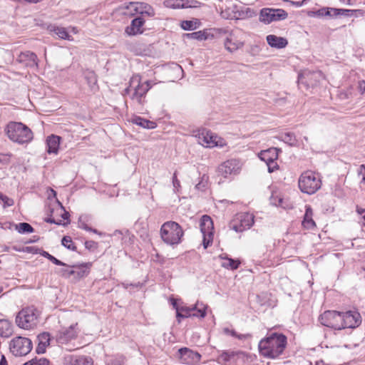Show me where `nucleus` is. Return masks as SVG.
<instances>
[{
	"label": "nucleus",
	"instance_id": "c9c22d12",
	"mask_svg": "<svg viewBox=\"0 0 365 365\" xmlns=\"http://www.w3.org/2000/svg\"><path fill=\"white\" fill-rule=\"evenodd\" d=\"M16 230L21 234L31 233L34 231L33 227L27 222H20L16 224Z\"/></svg>",
	"mask_w": 365,
	"mask_h": 365
},
{
	"label": "nucleus",
	"instance_id": "dca6fc26",
	"mask_svg": "<svg viewBox=\"0 0 365 365\" xmlns=\"http://www.w3.org/2000/svg\"><path fill=\"white\" fill-rule=\"evenodd\" d=\"M74 325H71L68 328L61 329L56 335V341L59 344H67L70 341L74 339L77 336Z\"/></svg>",
	"mask_w": 365,
	"mask_h": 365
},
{
	"label": "nucleus",
	"instance_id": "864d4df0",
	"mask_svg": "<svg viewBox=\"0 0 365 365\" xmlns=\"http://www.w3.org/2000/svg\"><path fill=\"white\" fill-rule=\"evenodd\" d=\"M86 79L89 84H96L97 80L93 72L88 73V75L86 76Z\"/></svg>",
	"mask_w": 365,
	"mask_h": 365
},
{
	"label": "nucleus",
	"instance_id": "79ce46f5",
	"mask_svg": "<svg viewBox=\"0 0 365 365\" xmlns=\"http://www.w3.org/2000/svg\"><path fill=\"white\" fill-rule=\"evenodd\" d=\"M198 23L194 21H182L181 28L185 31H190L197 29Z\"/></svg>",
	"mask_w": 365,
	"mask_h": 365
},
{
	"label": "nucleus",
	"instance_id": "13d9d810",
	"mask_svg": "<svg viewBox=\"0 0 365 365\" xmlns=\"http://www.w3.org/2000/svg\"><path fill=\"white\" fill-rule=\"evenodd\" d=\"M58 204L60 205L61 209L63 210V213L61 214V217L63 219V220H68V217H69V213L65 210L64 207H63V205H61V203L60 202H58Z\"/></svg>",
	"mask_w": 365,
	"mask_h": 365
},
{
	"label": "nucleus",
	"instance_id": "bf43d9fd",
	"mask_svg": "<svg viewBox=\"0 0 365 365\" xmlns=\"http://www.w3.org/2000/svg\"><path fill=\"white\" fill-rule=\"evenodd\" d=\"M25 251L30 252V253L35 254V253H38V252L39 251V249L37 247H26L25 248Z\"/></svg>",
	"mask_w": 365,
	"mask_h": 365
},
{
	"label": "nucleus",
	"instance_id": "412c9836",
	"mask_svg": "<svg viewBox=\"0 0 365 365\" xmlns=\"http://www.w3.org/2000/svg\"><path fill=\"white\" fill-rule=\"evenodd\" d=\"M200 227L202 235H213L214 225L210 216L205 215L202 217Z\"/></svg>",
	"mask_w": 365,
	"mask_h": 365
},
{
	"label": "nucleus",
	"instance_id": "9d476101",
	"mask_svg": "<svg viewBox=\"0 0 365 365\" xmlns=\"http://www.w3.org/2000/svg\"><path fill=\"white\" fill-rule=\"evenodd\" d=\"M287 16V13L282 9L263 8L259 13V21L269 24L273 21L284 20Z\"/></svg>",
	"mask_w": 365,
	"mask_h": 365
},
{
	"label": "nucleus",
	"instance_id": "f704fd0d",
	"mask_svg": "<svg viewBox=\"0 0 365 365\" xmlns=\"http://www.w3.org/2000/svg\"><path fill=\"white\" fill-rule=\"evenodd\" d=\"M225 259L227 261L222 262V266L225 268L235 270V269H237L240 264V260L234 259L229 258V257H226Z\"/></svg>",
	"mask_w": 365,
	"mask_h": 365
},
{
	"label": "nucleus",
	"instance_id": "1a4fd4ad",
	"mask_svg": "<svg viewBox=\"0 0 365 365\" xmlns=\"http://www.w3.org/2000/svg\"><path fill=\"white\" fill-rule=\"evenodd\" d=\"M225 47L230 53L243 47L245 44L244 33L240 29H235L229 32L225 42Z\"/></svg>",
	"mask_w": 365,
	"mask_h": 365
},
{
	"label": "nucleus",
	"instance_id": "bb28decb",
	"mask_svg": "<svg viewBox=\"0 0 365 365\" xmlns=\"http://www.w3.org/2000/svg\"><path fill=\"white\" fill-rule=\"evenodd\" d=\"M312 217V209L309 205H307L304 220L302 221V225L304 228L311 230L316 227L315 222L313 220Z\"/></svg>",
	"mask_w": 365,
	"mask_h": 365
},
{
	"label": "nucleus",
	"instance_id": "cd10ccee",
	"mask_svg": "<svg viewBox=\"0 0 365 365\" xmlns=\"http://www.w3.org/2000/svg\"><path fill=\"white\" fill-rule=\"evenodd\" d=\"M358 14H360L361 16H363L364 14V11L363 10H360V9H346L334 8L332 16H334V17H336L338 16H351L354 15L357 16Z\"/></svg>",
	"mask_w": 365,
	"mask_h": 365
},
{
	"label": "nucleus",
	"instance_id": "e433bc0d",
	"mask_svg": "<svg viewBox=\"0 0 365 365\" xmlns=\"http://www.w3.org/2000/svg\"><path fill=\"white\" fill-rule=\"evenodd\" d=\"M184 36L187 38L202 41L207 39V34L204 31H198L192 33L185 34Z\"/></svg>",
	"mask_w": 365,
	"mask_h": 365
},
{
	"label": "nucleus",
	"instance_id": "c756f323",
	"mask_svg": "<svg viewBox=\"0 0 365 365\" xmlns=\"http://www.w3.org/2000/svg\"><path fill=\"white\" fill-rule=\"evenodd\" d=\"M333 10L334 8L331 7H323L317 11H312L309 13V16H316V17H324V16H329L333 18Z\"/></svg>",
	"mask_w": 365,
	"mask_h": 365
},
{
	"label": "nucleus",
	"instance_id": "2eb2a0df",
	"mask_svg": "<svg viewBox=\"0 0 365 365\" xmlns=\"http://www.w3.org/2000/svg\"><path fill=\"white\" fill-rule=\"evenodd\" d=\"M180 359L182 364L192 365L200 361L201 355L188 348L184 347L178 350Z\"/></svg>",
	"mask_w": 365,
	"mask_h": 365
},
{
	"label": "nucleus",
	"instance_id": "ea45409f",
	"mask_svg": "<svg viewBox=\"0 0 365 365\" xmlns=\"http://www.w3.org/2000/svg\"><path fill=\"white\" fill-rule=\"evenodd\" d=\"M61 244L63 246L66 247L68 250H70L72 251L77 250L76 246L74 245L73 242L72 241L71 237L69 236H64L62 238Z\"/></svg>",
	"mask_w": 365,
	"mask_h": 365
},
{
	"label": "nucleus",
	"instance_id": "2f4dec72",
	"mask_svg": "<svg viewBox=\"0 0 365 365\" xmlns=\"http://www.w3.org/2000/svg\"><path fill=\"white\" fill-rule=\"evenodd\" d=\"M194 312L192 313L193 317L204 318L206 316L207 306L202 302H197L194 306H192Z\"/></svg>",
	"mask_w": 365,
	"mask_h": 365
},
{
	"label": "nucleus",
	"instance_id": "49530a36",
	"mask_svg": "<svg viewBox=\"0 0 365 365\" xmlns=\"http://www.w3.org/2000/svg\"><path fill=\"white\" fill-rule=\"evenodd\" d=\"M202 245L205 249H207L212 242L213 235H202Z\"/></svg>",
	"mask_w": 365,
	"mask_h": 365
},
{
	"label": "nucleus",
	"instance_id": "a19ab883",
	"mask_svg": "<svg viewBox=\"0 0 365 365\" xmlns=\"http://www.w3.org/2000/svg\"><path fill=\"white\" fill-rule=\"evenodd\" d=\"M39 253L44 257L47 258L48 260H50L51 262H53L56 265L66 266V264L64 262L58 259L57 258H56L55 257H53V255H50L48 252H47L44 250H41V252Z\"/></svg>",
	"mask_w": 365,
	"mask_h": 365
},
{
	"label": "nucleus",
	"instance_id": "4c0bfd02",
	"mask_svg": "<svg viewBox=\"0 0 365 365\" xmlns=\"http://www.w3.org/2000/svg\"><path fill=\"white\" fill-rule=\"evenodd\" d=\"M281 139L283 140L285 143L294 146L297 144V139L295 138V135L293 133H286L281 135Z\"/></svg>",
	"mask_w": 365,
	"mask_h": 365
},
{
	"label": "nucleus",
	"instance_id": "20e7f679",
	"mask_svg": "<svg viewBox=\"0 0 365 365\" xmlns=\"http://www.w3.org/2000/svg\"><path fill=\"white\" fill-rule=\"evenodd\" d=\"M183 230L180 225L173 221L163 224L160 228V236L163 241L169 245H178L183 236Z\"/></svg>",
	"mask_w": 365,
	"mask_h": 365
},
{
	"label": "nucleus",
	"instance_id": "a18cd8bd",
	"mask_svg": "<svg viewBox=\"0 0 365 365\" xmlns=\"http://www.w3.org/2000/svg\"><path fill=\"white\" fill-rule=\"evenodd\" d=\"M223 332L225 334H230L231 336H232L234 337H236L237 339H245L248 336H250L249 334H247V335L238 334L235 330H231V329H230L229 328H227V327L223 329Z\"/></svg>",
	"mask_w": 365,
	"mask_h": 365
},
{
	"label": "nucleus",
	"instance_id": "58836bf2",
	"mask_svg": "<svg viewBox=\"0 0 365 365\" xmlns=\"http://www.w3.org/2000/svg\"><path fill=\"white\" fill-rule=\"evenodd\" d=\"M50 361L43 357L37 358L35 357L31 360L24 363L23 365H49Z\"/></svg>",
	"mask_w": 365,
	"mask_h": 365
},
{
	"label": "nucleus",
	"instance_id": "f257e3e1",
	"mask_svg": "<svg viewBox=\"0 0 365 365\" xmlns=\"http://www.w3.org/2000/svg\"><path fill=\"white\" fill-rule=\"evenodd\" d=\"M287 343L283 334L272 333L267 337L260 340L258 347L261 355L269 359H275L281 355Z\"/></svg>",
	"mask_w": 365,
	"mask_h": 365
},
{
	"label": "nucleus",
	"instance_id": "aec40b11",
	"mask_svg": "<svg viewBox=\"0 0 365 365\" xmlns=\"http://www.w3.org/2000/svg\"><path fill=\"white\" fill-rule=\"evenodd\" d=\"M63 365H92V363L86 356L68 354L63 357Z\"/></svg>",
	"mask_w": 365,
	"mask_h": 365
},
{
	"label": "nucleus",
	"instance_id": "a211bd4d",
	"mask_svg": "<svg viewBox=\"0 0 365 365\" xmlns=\"http://www.w3.org/2000/svg\"><path fill=\"white\" fill-rule=\"evenodd\" d=\"M196 136L198 138L199 143L205 147L213 148L217 145V142L216 140L217 137L205 129L199 131Z\"/></svg>",
	"mask_w": 365,
	"mask_h": 365
},
{
	"label": "nucleus",
	"instance_id": "0e129e2a",
	"mask_svg": "<svg viewBox=\"0 0 365 365\" xmlns=\"http://www.w3.org/2000/svg\"><path fill=\"white\" fill-rule=\"evenodd\" d=\"M0 365H8L6 359L4 355H1L0 360Z\"/></svg>",
	"mask_w": 365,
	"mask_h": 365
},
{
	"label": "nucleus",
	"instance_id": "9b49d317",
	"mask_svg": "<svg viewBox=\"0 0 365 365\" xmlns=\"http://www.w3.org/2000/svg\"><path fill=\"white\" fill-rule=\"evenodd\" d=\"M242 168L241 162L237 159H229L222 163L217 168L218 176L224 178H228L230 175H237Z\"/></svg>",
	"mask_w": 365,
	"mask_h": 365
},
{
	"label": "nucleus",
	"instance_id": "338daca9",
	"mask_svg": "<svg viewBox=\"0 0 365 365\" xmlns=\"http://www.w3.org/2000/svg\"><path fill=\"white\" fill-rule=\"evenodd\" d=\"M142 86H148L150 87V89L152 87L151 81H146L144 83H142Z\"/></svg>",
	"mask_w": 365,
	"mask_h": 365
},
{
	"label": "nucleus",
	"instance_id": "393cba45",
	"mask_svg": "<svg viewBox=\"0 0 365 365\" xmlns=\"http://www.w3.org/2000/svg\"><path fill=\"white\" fill-rule=\"evenodd\" d=\"M279 150L276 148H271L266 150H262L259 153V158L261 160L269 163L272 160H277L278 158Z\"/></svg>",
	"mask_w": 365,
	"mask_h": 365
},
{
	"label": "nucleus",
	"instance_id": "680f3d73",
	"mask_svg": "<svg viewBox=\"0 0 365 365\" xmlns=\"http://www.w3.org/2000/svg\"><path fill=\"white\" fill-rule=\"evenodd\" d=\"M359 88L361 93H365V80L359 82Z\"/></svg>",
	"mask_w": 365,
	"mask_h": 365
},
{
	"label": "nucleus",
	"instance_id": "69168bd1",
	"mask_svg": "<svg viewBox=\"0 0 365 365\" xmlns=\"http://www.w3.org/2000/svg\"><path fill=\"white\" fill-rule=\"evenodd\" d=\"M359 213L362 216V218L364 220V225L365 226V210H363L361 211L358 210Z\"/></svg>",
	"mask_w": 365,
	"mask_h": 365
},
{
	"label": "nucleus",
	"instance_id": "774afa93",
	"mask_svg": "<svg viewBox=\"0 0 365 365\" xmlns=\"http://www.w3.org/2000/svg\"><path fill=\"white\" fill-rule=\"evenodd\" d=\"M361 173L362 175L361 182H365V168L364 173L361 172Z\"/></svg>",
	"mask_w": 365,
	"mask_h": 365
},
{
	"label": "nucleus",
	"instance_id": "f8f14e48",
	"mask_svg": "<svg viewBox=\"0 0 365 365\" xmlns=\"http://www.w3.org/2000/svg\"><path fill=\"white\" fill-rule=\"evenodd\" d=\"M341 312L336 311H326L319 317V321L323 326L336 330H341Z\"/></svg>",
	"mask_w": 365,
	"mask_h": 365
},
{
	"label": "nucleus",
	"instance_id": "4be33fe9",
	"mask_svg": "<svg viewBox=\"0 0 365 365\" xmlns=\"http://www.w3.org/2000/svg\"><path fill=\"white\" fill-rule=\"evenodd\" d=\"M47 30L51 34H54L61 39L72 40L71 36L68 34L66 29L64 27L58 26L55 24H49L47 26Z\"/></svg>",
	"mask_w": 365,
	"mask_h": 365
},
{
	"label": "nucleus",
	"instance_id": "ddd939ff",
	"mask_svg": "<svg viewBox=\"0 0 365 365\" xmlns=\"http://www.w3.org/2000/svg\"><path fill=\"white\" fill-rule=\"evenodd\" d=\"M341 323L342 327L341 329L346 328L354 329L358 327L361 323V317L358 312L348 311L341 312Z\"/></svg>",
	"mask_w": 365,
	"mask_h": 365
},
{
	"label": "nucleus",
	"instance_id": "0eeeda50",
	"mask_svg": "<svg viewBox=\"0 0 365 365\" xmlns=\"http://www.w3.org/2000/svg\"><path fill=\"white\" fill-rule=\"evenodd\" d=\"M123 9L128 10L125 11L124 14L134 16L136 14H140L142 17H153L155 15L154 9L148 4L145 2L131 1L125 4Z\"/></svg>",
	"mask_w": 365,
	"mask_h": 365
},
{
	"label": "nucleus",
	"instance_id": "8fccbe9b",
	"mask_svg": "<svg viewBox=\"0 0 365 365\" xmlns=\"http://www.w3.org/2000/svg\"><path fill=\"white\" fill-rule=\"evenodd\" d=\"M85 247L90 251H93L97 249L98 243L93 240L86 241Z\"/></svg>",
	"mask_w": 365,
	"mask_h": 365
},
{
	"label": "nucleus",
	"instance_id": "72a5a7b5",
	"mask_svg": "<svg viewBox=\"0 0 365 365\" xmlns=\"http://www.w3.org/2000/svg\"><path fill=\"white\" fill-rule=\"evenodd\" d=\"M90 266V263H85L80 265H73L72 267L76 268V269H74V271H76L75 275L78 278H81L88 274Z\"/></svg>",
	"mask_w": 365,
	"mask_h": 365
},
{
	"label": "nucleus",
	"instance_id": "37998d69",
	"mask_svg": "<svg viewBox=\"0 0 365 365\" xmlns=\"http://www.w3.org/2000/svg\"><path fill=\"white\" fill-rule=\"evenodd\" d=\"M176 311L180 312V313H182L185 317H193L192 313L194 312V310L192 307L182 306L180 307V308H176Z\"/></svg>",
	"mask_w": 365,
	"mask_h": 365
},
{
	"label": "nucleus",
	"instance_id": "b1692460",
	"mask_svg": "<svg viewBox=\"0 0 365 365\" xmlns=\"http://www.w3.org/2000/svg\"><path fill=\"white\" fill-rule=\"evenodd\" d=\"M38 346L36 351L38 354H43L46 351V348L50 344V334L48 332H43L38 335Z\"/></svg>",
	"mask_w": 365,
	"mask_h": 365
},
{
	"label": "nucleus",
	"instance_id": "f03ea898",
	"mask_svg": "<svg viewBox=\"0 0 365 365\" xmlns=\"http://www.w3.org/2000/svg\"><path fill=\"white\" fill-rule=\"evenodd\" d=\"M4 132L11 141L19 144L29 143L34 138L31 130L21 122H9L4 128Z\"/></svg>",
	"mask_w": 365,
	"mask_h": 365
},
{
	"label": "nucleus",
	"instance_id": "423d86ee",
	"mask_svg": "<svg viewBox=\"0 0 365 365\" xmlns=\"http://www.w3.org/2000/svg\"><path fill=\"white\" fill-rule=\"evenodd\" d=\"M39 312L34 307H28L22 309L16 315V325L24 329H33L37 326Z\"/></svg>",
	"mask_w": 365,
	"mask_h": 365
},
{
	"label": "nucleus",
	"instance_id": "5701e85b",
	"mask_svg": "<svg viewBox=\"0 0 365 365\" xmlns=\"http://www.w3.org/2000/svg\"><path fill=\"white\" fill-rule=\"evenodd\" d=\"M266 39L269 46L273 48H283L288 44V41L285 38L272 34L268 35Z\"/></svg>",
	"mask_w": 365,
	"mask_h": 365
},
{
	"label": "nucleus",
	"instance_id": "6ab92c4d",
	"mask_svg": "<svg viewBox=\"0 0 365 365\" xmlns=\"http://www.w3.org/2000/svg\"><path fill=\"white\" fill-rule=\"evenodd\" d=\"M145 19L142 16H137L131 21L130 26L125 28V32L128 36H135L143 33L142 27L145 24Z\"/></svg>",
	"mask_w": 365,
	"mask_h": 365
},
{
	"label": "nucleus",
	"instance_id": "c03bdc74",
	"mask_svg": "<svg viewBox=\"0 0 365 365\" xmlns=\"http://www.w3.org/2000/svg\"><path fill=\"white\" fill-rule=\"evenodd\" d=\"M207 180L208 176H207L206 175H203L201 177L200 182L195 185V188L198 190H204L207 187Z\"/></svg>",
	"mask_w": 365,
	"mask_h": 365
},
{
	"label": "nucleus",
	"instance_id": "5fc2aeb1",
	"mask_svg": "<svg viewBox=\"0 0 365 365\" xmlns=\"http://www.w3.org/2000/svg\"><path fill=\"white\" fill-rule=\"evenodd\" d=\"M75 272L76 271H74V269H62L61 270L62 275L64 277H69L71 275H74Z\"/></svg>",
	"mask_w": 365,
	"mask_h": 365
},
{
	"label": "nucleus",
	"instance_id": "6e6d98bb",
	"mask_svg": "<svg viewBox=\"0 0 365 365\" xmlns=\"http://www.w3.org/2000/svg\"><path fill=\"white\" fill-rule=\"evenodd\" d=\"M173 185L175 189L177 190L180 187V180L177 178L176 172L174 173L173 177Z\"/></svg>",
	"mask_w": 365,
	"mask_h": 365
},
{
	"label": "nucleus",
	"instance_id": "39448f33",
	"mask_svg": "<svg viewBox=\"0 0 365 365\" xmlns=\"http://www.w3.org/2000/svg\"><path fill=\"white\" fill-rule=\"evenodd\" d=\"M298 186L302 192L312 195L320 189L322 180L317 173L311 170H307L299 176Z\"/></svg>",
	"mask_w": 365,
	"mask_h": 365
},
{
	"label": "nucleus",
	"instance_id": "4d7b16f0",
	"mask_svg": "<svg viewBox=\"0 0 365 365\" xmlns=\"http://www.w3.org/2000/svg\"><path fill=\"white\" fill-rule=\"evenodd\" d=\"M78 225L80 228L86 231H91V227H89L86 222H83L81 219L78 221Z\"/></svg>",
	"mask_w": 365,
	"mask_h": 365
},
{
	"label": "nucleus",
	"instance_id": "603ef678",
	"mask_svg": "<svg viewBox=\"0 0 365 365\" xmlns=\"http://www.w3.org/2000/svg\"><path fill=\"white\" fill-rule=\"evenodd\" d=\"M266 164L267 165L269 173H273L274 171L278 169V165L276 160H272V162L266 163Z\"/></svg>",
	"mask_w": 365,
	"mask_h": 365
},
{
	"label": "nucleus",
	"instance_id": "7c9ffc66",
	"mask_svg": "<svg viewBox=\"0 0 365 365\" xmlns=\"http://www.w3.org/2000/svg\"><path fill=\"white\" fill-rule=\"evenodd\" d=\"M133 123L143 128L153 129L156 128L157 124L154 121H151L140 116H137L133 119Z\"/></svg>",
	"mask_w": 365,
	"mask_h": 365
},
{
	"label": "nucleus",
	"instance_id": "de8ad7c7",
	"mask_svg": "<svg viewBox=\"0 0 365 365\" xmlns=\"http://www.w3.org/2000/svg\"><path fill=\"white\" fill-rule=\"evenodd\" d=\"M0 200L4 202V207H10L14 205V200L0 192Z\"/></svg>",
	"mask_w": 365,
	"mask_h": 365
},
{
	"label": "nucleus",
	"instance_id": "e2e57ef3",
	"mask_svg": "<svg viewBox=\"0 0 365 365\" xmlns=\"http://www.w3.org/2000/svg\"><path fill=\"white\" fill-rule=\"evenodd\" d=\"M342 4L346 5L352 6L355 3V0H340Z\"/></svg>",
	"mask_w": 365,
	"mask_h": 365
},
{
	"label": "nucleus",
	"instance_id": "6e6552de",
	"mask_svg": "<svg viewBox=\"0 0 365 365\" xmlns=\"http://www.w3.org/2000/svg\"><path fill=\"white\" fill-rule=\"evenodd\" d=\"M32 347L31 340L23 336H16L9 343L10 351L16 356H26L31 351Z\"/></svg>",
	"mask_w": 365,
	"mask_h": 365
},
{
	"label": "nucleus",
	"instance_id": "c85d7f7f",
	"mask_svg": "<svg viewBox=\"0 0 365 365\" xmlns=\"http://www.w3.org/2000/svg\"><path fill=\"white\" fill-rule=\"evenodd\" d=\"M13 325L7 319H0V336L9 337L13 334Z\"/></svg>",
	"mask_w": 365,
	"mask_h": 365
},
{
	"label": "nucleus",
	"instance_id": "3c124183",
	"mask_svg": "<svg viewBox=\"0 0 365 365\" xmlns=\"http://www.w3.org/2000/svg\"><path fill=\"white\" fill-rule=\"evenodd\" d=\"M45 221L48 223H50V224H55V225H67L69 223V221H68L66 223H62V220H56L53 217H46L45 219Z\"/></svg>",
	"mask_w": 365,
	"mask_h": 365
},
{
	"label": "nucleus",
	"instance_id": "a878e982",
	"mask_svg": "<svg viewBox=\"0 0 365 365\" xmlns=\"http://www.w3.org/2000/svg\"><path fill=\"white\" fill-rule=\"evenodd\" d=\"M60 140H61V138L57 135H51V136H49L47 138V140H46L47 150H46L49 154H51V153L56 154L58 153L59 145H60Z\"/></svg>",
	"mask_w": 365,
	"mask_h": 365
},
{
	"label": "nucleus",
	"instance_id": "052dcab7",
	"mask_svg": "<svg viewBox=\"0 0 365 365\" xmlns=\"http://www.w3.org/2000/svg\"><path fill=\"white\" fill-rule=\"evenodd\" d=\"M176 318H177L178 323H180L181 319H185L186 317L184 316V314H182V313H180V312L176 311Z\"/></svg>",
	"mask_w": 365,
	"mask_h": 365
},
{
	"label": "nucleus",
	"instance_id": "7ed1b4c3",
	"mask_svg": "<svg viewBox=\"0 0 365 365\" xmlns=\"http://www.w3.org/2000/svg\"><path fill=\"white\" fill-rule=\"evenodd\" d=\"M149 90L148 86H142L140 76L135 75L130 78L129 86L123 91V95L129 96L130 98L138 105H143Z\"/></svg>",
	"mask_w": 365,
	"mask_h": 365
},
{
	"label": "nucleus",
	"instance_id": "4468645a",
	"mask_svg": "<svg viewBox=\"0 0 365 365\" xmlns=\"http://www.w3.org/2000/svg\"><path fill=\"white\" fill-rule=\"evenodd\" d=\"M237 222L232 226V230L237 232H242L250 229L254 224V215L248 212H243L238 215Z\"/></svg>",
	"mask_w": 365,
	"mask_h": 365
},
{
	"label": "nucleus",
	"instance_id": "09e8293b",
	"mask_svg": "<svg viewBox=\"0 0 365 365\" xmlns=\"http://www.w3.org/2000/svg\"><path fill=\"white\" fill-rule=\"evenodd\" d=\"M106 365H123V359L122 357H115L108 360Z\"/></svg>",
	"mask_w": 365,
	"mask_h": 365
},
{
	"label": "nucleus",
	"instance_id": "f3484780",
	"mask_svg": "<svg viewBox=\"0 0 365 365\" xmlns=\"http://www.w3.org/2000/svg\"><path fill=\"white\" fill-rule=\"evenodd\" d=\"M17 61L29 68H38V59L36 54L30 51L21 52L18 56Z\"/></svg>",
	"mask_w": 365,
	"mask_h": 365
},
{
	"label": "nucleus",
	"instance_id": "473e14b6",
	"mask_svg": "<svg viewBox=\"0 0 365 365\" xmlns=\"http://www.w3.org/2000/svg\"><path fill=\"white\" fill-rule=\"evenodd\" d=\"M317 73H311V72H304L299 76L298 78V84L300 86L301 84H304L306 86H314V83L312 82H308V80L311 79L313 76H316Z\"/></svg>",
	"mask_w": 365,
	"mask_h": 365
}]
</instances>
